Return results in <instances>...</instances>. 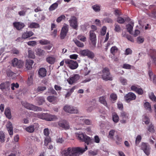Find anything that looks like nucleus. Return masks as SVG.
<instances>
[{
    "instance_id": "1",
    "label": "nucleus",
    "mask_w": 156,
    "mask_h": 156,
    "mask_svg": "<svg viewBox=\"0 0 156 156\" xmlns=\"http://www.w3.org/2000/svg\"><path fill=\"white\" fill-rule=\"evenodd\" d=\"M85 148L80 147H69L63 150L62 154L63 156H77L79 154H82L87 149V147L85 146Z\"/></svg>"
},
{
    "instance_id": "2",
    "label": "nucleus",
    "mask_w": 156,
    "mask_h": 156,
    "mask_svg": "<svg viewBox=\"0 0 156 156\" xmlns=\"http://www.w3.org/2000/svg\"><path fill=\"white\" fill-rule=\"evenodd\" d=\"M103 75L102 76V79L105 80H112V77L110 74L108 68H105L102 70Z\"/></svg>"
},
{
    "instance_id": "3",
    "label": "nucleus",
    "mask_w": 156,
    "mask_h": 156,
    "mask_svg": "<svg viewBox=\"0 0 156 156\" xmlns=\"http://www.w3.org/2000/svg\"><path fill=\"white\" fill-rule=\"evenodd\" d=\"M63 109L66 112L71 114L77 113L78 112V109L76 107L69 105L65 106Z\"/></svg>"
},
{
    "instance_id": "4",
    "label": "nucleus",
    "mask_w": 156,
    "mask_h": 156,
    "mask_svg": "<svg viewBox=\"0 0 156 156\" xmlns=\"http://www.w3.org/2000/svg\"><path fill=\"white\" fill-rule=\"evenodd\" d=\"M12 66L19 68H21L24 65V62L21 60H19L16 58H14L11 61Z\"/></svg>"
},
{
    "instance_id": "5",
    "label": "nucleus",
    "mask_w": 156,
    "mask_h": 156,
    "mask_svg": "<svg viewBox=\"0 0 156 156\" xmlns=\"http://www.w3.org/2000/svg\"><path fill=\"white\" fill-rule=\"evenodd\" d=\"M65 63L69 67L72 69H76L78 66V64L76 61L70 59H65Z\"/></svg>"
},
{
    "instance_id": "6",
    "label": "nucleus",
    "mask_w": 156,
    "mask_h": 156,
    "mask_svg": "<svg viewBox=\"0 0 156 156\" xmlns=\"http://www.w3.org/2000/svg\"><path fill=\"white\" fill-rule=\"evenodd\" d=\"M23 105L27 109L34 111H42V108H41L35 106L32 104H30L27 102L24 103Z\"/></svg>"
},
{
    "instance_id": "7",
    "label": "nucleus",
    "mask_w": 156,
    "mask_h": 156,
    "mask_svg": "<svg viewBox=\"0 0 156 156\" xmlns=\"http://www.w3.org/2000/svg\"><path fill=\"white\" fill-rule=\"evenodd\" d=\"M141 148L146 155L148 156L150 154L151 147L147 143L142 142L141 144Z\"/></svg>"
},
{
    "instance_id": "8",
    "label": "nucleus",
    "mask_w": 156,
    "mask_h": 156,
    "mask_svg": "<svg viewBox=\"0 0 156 156\" xmlns=\"http://www.w3.org/2000/svg\"><path fill=\"white\" fill-rule=\"evenodd\" d=\"M80 54L83 56H87L88 58H93L94 57V53L88 49L81 50Z\"/></svg>"
},
{
    "instance_id": "9",
    "label": "nucleus",
    "mask_w": 156,
    "mask_h": 156,
    "mask_svg": "<svg viewBox=\"0 0 156 156\" xmlns=\"http://www.w3.org/2000/svg\"><path fill=\"white\" fill-rule=\"evenodd\" d=\"M70 26L73 29L77 30L78 24L76 17L74 16L71 17L69 20Z\"/></svg>"
},
{
    "instance_id": "10",
    "label": "nucleus",
    "mask_w": 156,
    "mask_h": 156,
    "mask_svg": "<svg viewBox=\"0 0 156 156\" xmlns=\"http://www.w3.org/2000/svg\"><path fill=\"white\" fill-rule=\"evenodd\" d=\"M89 39L94 46L96 44V36L94 31L90 30L89 32Z\"/></svg>"
},
{
    "instance_id": "11",
    "label": "nucleus",
    "mask_w": 156,
    "mask_h": 156,
    "mask_svg": "<svg viewBox=\"0 0 156 156\" xmlns=\"http://www.w3.org/2000/svg\"><path fill=\"white\" fill-rule=\"evenodd\" d=\"M124 98L126 101L129 102L131 101L135 100L136 98V96L134 93L129 92L125 95Z\"/></svg>"
},
{
    "instance_id": "12",
    "label": "nucleus",
    "mask_w": 156,
    "mask_h": 156,
    "mask_svg": "<svg viewBox=\"0 0 156 156\" xmlns=\"http://www.w3.org/2000/svg\"><path fill=\"white\" fill-rule=\"evenodd\" d=\"M129 114L125 112L122 111L120 112V117L122 119L120 122L122 123H125L129 119Z\"/></svg>"
},
{
    "instance_id": "13",
    "label": "nucleus",
    "mask_w": 156,
    "mask_h": 156,
    "mask_svg": "<svg viewBox=\"0 0 156 156\" xmlns=\"http://www.w3.org/2000/svg\"><path fill=\"white\" fill-rule=\"evenodd\" d=\"M149 8L151 9H153V10L151 11V12L148 14L149 16L151 18L156 19V7L155 5H152L149 6Z\"/></svg>"
},
{
    "instance_id": "14",
    "label": "nucleus",
    "mask_w": 156,
    "mask_h": 156,
    "mask_svg": "<svg viewBox=\"0 0 156 156\" xmlns=\"http://www.w3.org/2000/svg\"><path fill=\"white\" fill-rule=\"evenodd\" d=\"M80 79V76L77 74H76L70 77L67 80L70 84H72L76 83Z\"/></svg>"
},
{
    "instance_id": "15",
    "label": "nucleus",
    "mask_w": 156,
    "mask_h": 156,
    "mask_svg": "<svg viewBox=\"0 0 156 156\" xmlns=\"http://www.w3.org/2000/svg\"><path fill=\"white\" fill-rule=\"evenodd\" d=\"M58 125L59 126L65 129H68L69 128V126L68 122L66 120H62L58 122Z\"/></svg>"
},
{
    "instance_id": "16",
    "label": "nucleus",
    "mask_w": 156,
    "mask_h": 156,
    "mask_svg": "<svg viewBox=\"0 0 156 156\" xmlns=\"http://www.w3.org/2000/svg\"><path fill=\"white\" fill-rule=\"evenodd\" d=\"M10 83L9 82L2 83L0 85V89L3 91H9L10 90Z\"/></svg>"
},
{
    "instance_id": "17",
    "label": "nucleus",
    "mask_w": 156,
    "mask_h": 156,
    "mask_svg": "<svg viewBox=\"0 0 156 156\" xmlns=\"http://www.w3.org/2000/svg\"><path fill=\"white\" fill-rule=\"evenodd\" d=\"M68 28L67 26H64L62 28L60 34V37L61 39L65 38L68 32Z\"/></svg>"
},
{
    "instance_id": "18",
    "label": "nucleus",
    "mask_w": 156,
    "mask_h": 156,
    "mask_svg": "<svg viewBox=\"0 0 156 156\" xmlns=\"http://www.w3.org/2000/svg\"><path fill=\"white\" fill-rule=\"evenodd\" d=\"M14 27L18 30H20L23 29L25 26V25L23 23L20 22H15L13 23Z\"/></svg>"
},
{
    "instance_id": "19",
    "label": "nucleus",
    "mask_w": 156,
    "mask_h": 156,
    "mask_svg": "<svg viewBox=\"0 0 156 156\" xmlns=\"http://www.w3.org/2000/svg\"><path fill=\"white\" fill-rule=\"evenodd\" d=\"M46 60L48 63L50 64H53L56 61V58L53 55H49L47 57Z\"/></svg>"
},
{
    "instance_id": "20",
    "label": "nucleus",
    "mask_w": 156,
    "mask_h": 156,
    "mask_svg": "<svg viewBox=\"0 0 156 156\" xmlns=\"http://www.w3.org/2000/svg\"><path fill=\"white\" fill-rule=\"evenodd\" d=\"M34 34V33L31 31H27L23 33L22 38L23 39H26L30 37Z\"/></svg>"
},
{
    "instance_id": "21",
    "label": "nucleus",
    "mask_w": 156,
    "mask_h": 156,
    "mask_svg": "<svg viewBox=\"0 0 156 156\" xmlns=\"http://www.w3.org/2000/svg\"><path fill=\"white\" fill-rule=\"evenodd\" d=\"M36 54L39 57H42L45 55L46 53L44 50L40 48H37L35 50Z\"/></svg>"
},
{
    "instance_id": "22",
    "label": "nucleus",
    "mask_w": 156,
    "mask_h": 156,
    "mask_svg": "<svg viewBox=\"0 0 156 156\" xmlns=\"http://www.w3.org/2000/svg\"><path fill=\"white\" fill-rule=\"evenodd\" d=\"M58 118L56 116L47 113L46 120L47 121H54L56 120Z\"/></svg>"
},
{
    "instance_id": "23",
    "label": "nucleus",
    "mask_w": 156,
    "mask_h": 156,
    "mask_svg": "<svg viewBox=\"0 0 156 156\" xmlns=\"http://www.w3.org/2000/svg\"><path fill=\"white\" fill-rule=\"evenodd\" d=\"M6 127L10 136L11 137L13 134V128L12 123L8 122L6 125Z\"/></svg>"
},
{
    "instance_id": "24",
    "label": "nucleus",
    "mask_w": 156,
    "mask_h": 156,
    "mask_svg": "<svg viewBox=\"0 0 156 156\" xmlns=\"http://www.w3.org/2000/svg\"><path fill=\"white\" fill-rule=\"evenodd\" d=\"M34 62L32 60L28 59L26 60L25 66L26 68L30 69L32 68Z\"/></svg>"
},
{
    "instance_id": "25",
    "label": "nucleus",
    "mask_w": 156,
    "mask_h": 156,
    "mask_svg": "<svg viewBox=\"0 0 156 156\" xmlns=\"http://www.w3.org/2000/svg\"><path fill=\"white\" fill-rule=\"evenodd\" d=\"M76 137H77L78 139L83 141L84 139L85 136L86 135H85L82 132H79L76 133H75Z\"/></svg>"
},
{
    "instance_id": "26",
    "label": "nucleus",
    "mask_w": 156,
    "mask_h": 156,
    "mask_svg": "<svg viewBox=\"0 0 156 156\" xmlns=\"http://www.w3.org/2000/svg\"><path fill=\"white\" fill-rule=\"evenodd\" d=\"M38 73L39 77H44L46 75V70L44 68H41L39 69Z\"/></svg>"
},
{
    "instance_id": "27",
    "label": "nucleus",
    "mask_w": 156,
    "mask_h": 156,
    "mask_svg": "<svg viewBox=\"0 0 156 156\" xmlns=\"http://www.w3.org/2000/svg\"><path fill=\"white\" fill-rule=\"evenodd\" d=\"M76 87L74 86L70 89L67 90V92L65 95V97L68 98L71 95V94L74 92V90L76 89Z\"/></svg>"
},
{
    "instance_id": "28",
    "label": "nucleus",
    "mask_w": 156,
    "mask_h": 156,
    "mask_svg": "<svg viewBox=\"0 0 156 156\" xmlns=\"http://www.w3.org/2000/svg\"><path fill=\"white\" fill-rule=\"evenodd\" d=\"M101 5L98 4H95L92 6V8L96 12H98L101 11Z\"/></svg>"
},
{
    "instance_id": "29",
    "label": "nucleus",
    "mask_w": 156,
    "mask_h": 156,
    "mask_svg": "<svg viewBox=\"0 0 156 156\" xmlns=\"http://www.w3.org/2000/svg\"><path fill=\"white\" fill-rule=\"evenodd\" d=\"M147 129L149 133H153L155 132L154 126L151 123L147 126Z\"/></svg>"
},
{
    "instance_id": "30",
    "label": "nucleus",
    "mask_w": 156,
    "mask_h": 156,
    "mask_svg": "<svg viewBox=\"0 0 156 156\" xmlns=\"http://www.w3.org/2000/svg\"><path fill=\"white\" fill-rule=\"evenodd\" d=\"M133 26V23L131 22L130 23L126 25V28L130 34H132V30Z\"/></svg>"
},
{
    "instance_id": "31",
    "label": "nucleus",
    "mask_w": 156,
    "mask_h": 156,
    "mask_svg": "<svg viewBox=\"0 0 156 156\" xmlns=\"http://www.w3.org/2000/svg\"><path fill=\"white\" fill-rule=\"evenodd\" d=\"M36 100L39 105H41L44 102V99L43 97H38L36 98Z\"/></svg>"
},
{
    "instance_id": "32",
    "label": "nucleus",
    "mask_w": 156,
    "mask_h": 156,
    "mask_svg": "<svg viewBox=\"0 0 156 156\" xmlns=\"http://www.w3.org/2000/svg\"><path fill=\"white\" fill-rule=\"evenodd\" d=\"M40 27L38 23L35 22L30 23L28 25V27L31 28H37L39 27Z\"/></svg>"
},
{
    "instance_id": "33",
    "label": "nucleus",
    "mask_w": 156,
    "mask_h": 156,
    "mask_svg": "<svg viewBox=\"0 0 156 156\" xmlns=\"http://www.w3.org/2000/svg\"><path fill=\"white\" fill-rule=\"evenodd\" d=\"M5 114L6 117L9 119L11 118V115L10 110L9 108H7L5 109Z\"/></svg>"
},
{
    "instance_id": "34",
    "label": "nucleus",
    "mask_w": 156,
    "mask_h": 156,
    "mask_svg": "<svg viewBox=\"0 0 156 156\" xmlns=\"http://www.w3.org/2000/svg\"><path fill=\"white\" fill-rule=\"evenodd\" d=\"M47 113H38L36 115V116L41 119L46 120Z\"/></svg>"
},
{
    "instance_id": "35",
    "label": "nucleus",
    "mask_w": 156,
    "mask_h": 156,
    "mask_svg": "<svg viewBox=\"0 0 156 156\" xmlns=\"http://www.w3.org/2000/svg\"><path fill=\"white\" fill-rule=\"evenodd\" d=\"M58 1L52 4L49 7L48 9L49 11H52L56 9L58 6Z\"/></svg>"
},
{
    "instance_id": "36",
    "label": "nucleus",
    "mask_w": 156,
    "mask_h": 156,
    "mask_svg": "<svg viewBox=\"0 0 156 156\" xmlns=\"http://www.w3.org/2000/svg\"><path fill=\"white\" fill-rule=\"evenodd\" d=\"M83 141L87 145H89L90 144L92 143V140L90 137L86 135Z\"/></svg>"
},
{
    "instance_id": "37",
    "label": "nucleus",
    "mask_w": 156,
    "mask_h": 156,
    "mask_svg": "<svg viewBox=\"0 0 156 156\" xmlns=\"http://www.w3.org/2000/svg\"><path fill=\"white\" fill-rule=\"evenodd\" d=\"M99 102L105 106L107 107V104L106 101V97L105 96L100 97L99 98Z\"/></svg>"
},
{
    "instance_id": "38",
    "label": "nucleus",
    "mask_w": 156,
    "mask_h": 156,
    "mask_svg": "<svg viewBox=\"0 0 156 156\" xmlns=\"http://www.w3.org/2000/svg\"><path fill=\"white\" fill-rule=\"evenodd\" d=\"M148 54L150 55L151 57L152 56L156 55V51L154 49H150L148 50Z\"/></svg>"
},
{
    "instance_id": "39",
    "label": "nucleus",
    "mask_w": 156,
    "mask_h": 156,
    "mask_svg": "<svg viewBox=\"0 0 156 156\" xmlns=\"http://www.w3.org/2000/svg\"><path fill=\"white\" fill-rule=\"evenodd\" d=\"M39 43L42 45H47L50 43V41L48 40L42 39L39 41Z\"/></svg>"
},
{
    "instance_id": "40",
    "label": "nucleus",
    "mask_w": 156,
    "mask_h": 156,
    "mask_svg": "<svg viewBox=\"0 0 156 156\" xmlns=\"http://www.w3.org/2000/svg\"><path fill=\"white\" fill-rule=\"evenodd\" d=\"M25 129L27 132L30 133L33 132L34 130V126L33 125H30L26 127Z\"/></svg>"
},
{
    "instance_id": "41",
    "label": "nucleus",
    "mask_w": 156,
    "mask_h": 156,
    "mask_svg": "<svg viewBox=\"0 0 156 156\" xmlns=\"http://www.w3.org/2000/svg\"><path fill=\"white\" fill-rule=\"evenodd\" d=\"M112 119L115 123L117 122L119 120V116L115 113H113L112 114Z\"/></svg>"
},
{
    "instance_id": "42",
    "label": "nucleus",
    "mask_w": 156,
    "mask_h": 156,
    "mask_svg": "<svg viewBox=\"0 0 156 156\" xmlns=\"http://www.w3.org/2000/svg\"><path fill=\"white\" fill-rule=\"evenodd\" d=\"M73 41L76 45L78 47L82 48L84 46V44L83 43L81 42L78 40L75 39H73Z\"/></svg>"
},
{
    "instance_id": "43",
    "label": "nucleus",
    "mask_w": 156,
    "mask_h": 156,
    "mask_svg": "<svg viewBox=\"0 0 156 156\" xmlns=\"http://www.w3.org/2000/svg\"><path fill=\"white\" fill-rule=\"evenodd\" d=\"M98 150L95 151L90 150L88 151V155L90 156H95L98 154Z\"/></svg>"
},
{
    "instance_id": "44",
    "label": "nucleus",
    "mask_w": 156,
    "mask_h": 156,
    "mask_svg": "<svg viewBox=\"0 0 156 156\" xmlns=\"http://www.w3.org/2000/svg\"><path fill=\"white\" fill-rule=\"evenodd\" d=\"M118 51V48L115 46H113L110 49L111 53L114 55L117 53Z\"/></svg>"
},
{
    "instance_id": "45",
    "label": "nucleus",
    "mask_w": 156,
    "mask_h": 156,
    "mask_svg": "<svg viewBox=\"0 0 156 156\" xmlns=\"http://www.w3.org/2000/svg\"><path fill=\"white\" fill-rule=\"evenodd\" d=\"M115 132V131L113 129L110 130L109 132L108 137L110 139H113Z\"/></svg>"
},
{
    "instance_id": "46",
    "label": "nucleus",
    "mask_w": 156,
    "mask_h": 156,
    "mask_svg": "<svg viewBox=\"0 0 156 156\" xmlns=\"http://www.w3.org/2000/svg\"><path fill=\"white\" fill-rule=\"evenodd\" d=\"M142 120L146 124H148L150 123V119L147 116H144Z\"/></svg>"
},
{
    "instance_id": "47",
    "label": "nucleus",
    "mask_w": 156,
    "mask_h": 156,
    "mask_svg": "<svg viewBox=\"0 0 156 156\" xmlns=\"http://www.w3.org/2000/svg\"><path fill=\"white\" fill-rule=\"evenodd\" d=\"M49 93H51L52 94L55 95L57 94L56 92L54 90V89L51 87L49 88L48 90V91L46 93V94H48Z\"/></svg>"
},
{
    "instance_id": "48",
    "label": "nucleus",
    "mask_w": 156,
    "mask_h": 156,
    "mask_svg": "<svg viewBox=\"0 0 156 156\" xmlns=\"http://www.w3.org/2000/svg\"><path fill=\"white\" fill-rule=\"evenodd\" d=\"M120 83L123 85H126L127 84V80L122 77H121L119 78Z\"/></svg>"
},
{
    "instance_id": "49",
    "label": "nucleus",
    "mask_w": 156,
    "mask_h": 156,
    "mask_svg": "<svg viewBox=\"0 0 156 156\" xmlns=\"http://www.w3.org/2000/svg\"><path fill=\"white\" fill-rule=\"evenodd\" d=\"M28 53V57L29 58H35V55L32 50H29Z\"/></svg>"
},
{
    "instance_id": "50",
    "label": "nucleus",
    "mask_w": 156,
    "mask_h": 156,
    "mask_svg": "<svg viewBox=\"0 0 156 156\" xmlns=\"http://www.w3.org/2000/svg\"><path fill=\"white\" fill-rule=\"evenodd\" d=\"M56 98L53 96H49L47 98L48 101L50 102H52L55 101Z\"/></svg>"
},
{
    "instance_id": "51",
    "label": "nucleus",
    "mask_w": 156,
    "mask_h": 156,
    "mask_svg": "<svg viewBox=\"0 0 156 156\" xmlns=\"http://www.w3.org/2000/svg\"><path fill=\"white\" fill-rule=\"evenodd\" d=\"M114 30L116 32H119L121 30V27L119 25L116 23H115L114 25Z\"/></svg>"
},
{
    "instance_id": "52",
    "label": "nucleus",
    "mask_w": 156,
    "mask_h": 156,
    "mask_svg": "<svg viewBox=\"0 0 156 156\" xmlns=\"http://www.w3.org/2000/svg\"><path fill=\"white\" fill-rule=\"evenodd\" d=\"M5 136L3 131L0 132V141L2 143L5 141Z\"/></svg>"
},
{
    "instance_id": "53",
    "label": "nucleus",
    "mask_w": 156,
    "mask_h": 156,
    "mask_svg": "<svg viewBox=\"0 0 156 156\" xmlns=\"http://www.w3.org/2000/svg\"><path fill=\"white\" fill-rule=\"evenodd\" d=\"M144 107L147 110L149 111H151V106L150 104L148 102H145L144 104Z\"/></svg>"
},
{
    "instance_id": "54",
    "label": "nucleus",
    "mask_w": 156,
    "mask_h": 156,
    "mask_svg": "<svg viewBox=\"0 0 156 156\" xmlns=\"http://www.w3.org/2000/svg\"><path fill=\"white\" fill-rule=\"evenodd\" d=\"M150 98L153 101H156V97L153 92H151L149 94Z\"/></svg>"
},
{
    "instance_id": "55",
    "label": "nucleus",
    "mask_w": 156,
    "mask_h": 156,
    "mask_svg": "<svg viewBox=\"0 0 156 156\" xmlns=\"http://www.w3.org/2000/svg\"><path fill=\"white\" fill-rule=\"evenodd\" d=\"M77 38L79 40L83 42H84L86 40V37L81 34L78 35L77 37Z\"/></svg>"
},
{
    "instance_id": "56",
    "label": "nucleus",
    "mask_w": 156,
    "mask_h": 156,
    "mask_svg": "<svg viewBox=\"0 0 156 156\" xmlns=\"http://www.w3.org/2000/svg\"><path fill=\"white\" fill-rule=\"evenodd\" d=\"M117 20L118 22L120 24L123 23L125 22V19L120 16L118 17Z\"/></svg>"
},
{
    "instance_id": "57",
    "label": "nucleus",
    "mask_w": 156,
    "mask_h": 156,
    "mask_svg": "<svg viewBox=\"0 0 156 156\" xmlns=\"http://www.w3.org/2000/svg\"><path fill=\"white\" fill-rule=\"evenodd\" d=\"M106 30L107 27L106 26L103 27L101 30V34L102 35H104L106 33Z\"/></svg>"
},
{
    "instance_id": "58",
    "label": "nucleus",
    "mask_w": 156,
    "mask_h": 156,
    "mask_svg": "<svg viewBox=\"0 0 156 156\" xmlns=\"http://www.w3.org/2000/svg\"><path fill=\"white\" fill-rule=\"evenodd\" d=\"M51 141V139L49 137H46L45 138L44 145L46 146L48 145V144Z\"/></svg>"
},
{
    "instance_id": "59",
    "label": "nucleus",
    "mask_w": 156,
    "mask_h": 156,
    "mask_svg": "<svg viewBox=\"0 0 156 156\" xmlns=\"http://www.w3.org/2000/svg\"><path fill=\"white\" fill-rule=\"evenodd\" d=\"M104 21L105 23H112L113 22V20L111 18L107 17L104 19Z\"/></svg>"
},
{
    "instance_id": "60",
    "label": "nucleus",
    "mask_w": 156,
    "mask_h": 156,
    "mask_svg": "<svg viewBox=\"0 0 156 156\" xmlns=\"http://www.w3.org/2000/svg\"><path fill=\"white\" fill-rule=\"evenodd\" d=\"M144 41V39L141 37H139L137 38V42L139 44L142 43Z\"/></svg>"
},
{
    "instance_id": "61",
    "label": "nucleus",
    "mask_w": 156,
    "mask_h": 156,
    "mask_svg": "<svg viewBox=\"0 0 156 156\" xmlns=\"http://www.w3.org/2000/svg\"><path fill=\"white\" fill-rule=\"evenodd\" d=\"M11 89L14 90L15 89V87L17 88L19 87V85L17 83H12L11 84Z\"/></svg>"
},
{
    "instance_id": "62",
    "label": "nucleus",
    "mask_w": 156,
    "mask_h": 156,
    "mask_svg": "<svg viewBox=\"0 0 156 156\" xmlns=\"http://www.w3.org/2000/svg\"><path fill=\"white\" fill-rule=\"evenodd\" d=\"M141 136L139 135H138L136 138V144H138L140 142L141 140Z\"/></svg>"
},
{
    "instance_id": "63",
    "label": "nucleus",
    "mask_w": 156,
    "mask_h": 156,
    "mask_svg": "<svg viewBox=\"0 0 156 156\" xmlns=\"http://www.w3.org/2000/svg\"><path fill=\"white\" fill-rule=\"evenodd\" d=\"M114 13L116 16L118 17L122 15V14L120 11L117 9H116L114 11Z\"/></svg>"
},
{
    "instance_id": "64",
    "label": "nucleus",
    "mask_w": 156,
    "mask_h": 156,
    "mask_svg": "<svg viewBox=\"0 0 156 156\" xmlns=\"http://www.w3.org/2000/svg\"><path fill=\"white\" fill-rule=\"evenodd\" d=\"M94 142L96 143H100V139L97 135H96L94 136Z\"/></svg>"
}]
</instances>
